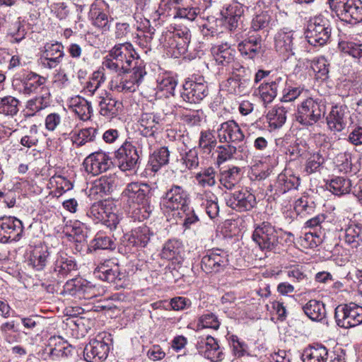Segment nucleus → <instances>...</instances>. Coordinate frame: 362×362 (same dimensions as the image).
I'll return each mask as SVG.
<instances>
[{"instance_id": "43", "label": "nucleus", "mask_w": 362, "mask_h": 362, "mask_svg": "<svg viewBox=\"0 0 362 362\" xmlns=\"http://www.w3.org/2000/svg\"><path fill=\"white\" fill-rule=\"evenodd\" d=\"M115 188L114 181L110 177H101L95 181L90 189V194L100 195L107 194L113 191Z\"/></svg>"}, {"instance_id": "37", "label": "nucleus", "mask_w": 362, "mask_h": 362, "mask_svg": "<svg viewBox=\"0 0 362 362\" xmlns=\"http://www.w3.org/2000/svg\"><path fill=\"white\" fill-rule=\"evenodd\" d=\"M121 106V103L111 97L106 96L99 102L100 113L103 116L112 118L118 114Z\"/></svg>"}, {"instance_id": "64", "label": "nucleus", "mask_w": 362, "mask_h": 362, "mask_svg": "<svg viewBox=\"0 0 362 362\" xmlns=\"http://www.w3.org/2000/svg\"><path fill=\"white\" fill-rule=\"evenodd\" d=\"M105 77L103 74L100 72H94L93 74L92 80L87 83L86 86V92L93 95L98 88L100 86L101 83L104 82Z\"/></svg>"}, {"instance_id": "56", "label": "nucleus", "mask_w": 362, "mask_h": 362, "mask_svg": "<svg viewBox=\"0 0 362 362\" xmlns=\"http://www.w3.org/2000/svg\"><path fill=\"white\" fill-rule=\"evenodd\" d=\"M314 202L310 201L308 197H302L297 199L294 204V209L297 214H309L314 211Z\"/></svg>"}, {"instance_id": "3", "label": "nucleus", "mask_w": 362, "mask_h": 362, "mask_svg": "<svg viewBox=\"0 0 362 362\" xmlns=\"http://www.w3.org/2000/svg\"><path fill=\"white\" fill-rule=\"evenodd\" d=\"M332 26L329 19L320 14L310 19L305 30V37L313 46H324L330 39Z\"/></svg>"}, {"instance_id": "24", "label": "nucleus", "mask_w": 362, "mask_h": 362, "mask_svg": "<svg viewBox=\"0 0 362 362\" xmlns=\"http://www.w3.org/2000/svg\"><path fill=\"white\" fill-rule=\"evenodd\" d=\"M238 48L243 57L253 59L262 53V37L257 35H250L240 42Z\"/></svg>"}, {"instance_id": "62", "label": "nucleus", "mask_w": 362, "mask_h": 362, "mask_svg": "<svg viewBox=\"0 0 362 362\" xmlns=\"http://www.w3.org/2000/svg\"><path fill=\"white\" fill-rule=\"evenodd\" d=\"M214 175L215 171L214 168H209L202 173L197 174V180L202 186H213L216 183Z\"/></svg>"}, {"instance_id": "57", "label": "nucleus", "mask_w": 362, "mask_h": 362, "mask_svg": "<svg viewBox=\"0 0 362 362\" xmlns=\"http://www.w3.org/2000/svg\"><path fill=\"white\" fill-rule=\"evenodd\" d=\"M93 246L96 249L113 250L115 248V243L110 236L98 232L93 240Z\"/></svg>"}, {"instance_id": "45", "label": "nucleus", "mask_w": 362, "mask_h": 362, "mask_svg": "<svg viewBox=\"0 0 362 362\" xmlns=\"http://www.w3.org/2000/svg\"><path fill=\"white\" fill-rule=\"evenodd\" d=\"M267 117L270 127L280 128L286 120V110L284 107H274L267 113Z\"/></svg>"}, {"instance_id": "31", "label": "nucleus", "mask_w": 362, "mask_h": 362, "mask_svg": "<svg viewBox=\"0 0 362 362\" xmlns=\"http://www.w3.org/2000/svg\"><path fill=\"white\" fill-rule=\"evenodd\" d=\"M50 104V93L49 89L42 86L40 95L29 100L26 103V109L30 112L29 115L33 116L36 112L47 107Z\"/></svg>"}, {"instance_id": "29", "label": "nucleus", "mask_w": 362, "mask_h": 362, "mask_svg": "<svg viewBox=\"0 0 362 362\" xmlns=\"http://www.w3.org/2000/svg\"><path fill=\"white\" fill-rule=\"evenodd\" d=\"M214 58L218 65L223 66H233L235 61V51L227 45L222 44L214 46L211 49Z\"/></svg>"}, {"instance_id": "28", "label": "nucleus", "mask_w": 362, "mask_h": 362, "mask_svg": "<svg viewBox=\"0 0 362 362\" xmlns=\"http://www.w3.org/2000/svg\"><path fill=\"white\" fill-rule=\"evenodd\" d=\"M50 252L46 245H37L32 250L28 264L37 271H42L46 267Z\"/></svg>"}, {"instance_id": "38", "label": "nucleus", "mask_w": 362, "mask_h": 362, "mask_svg": "<svg viewBox=\"0 0 362 362\" xmlns=\"http://www.w3.org/2000/svg\"><path fill=\"white\" fill-rule=\"evenodd\" d=\"M190 38L191 35L189 31H177L171 39L170 46L177 50L178 54H183L188 50Z\"/></svg>"}, {"instance_id": "39", "label": "nucleus", "mask_w": 362, "mask_h": 362, "mask_svg": "<svg viewBox=\"0 0 362 362\" xmlns=\"http://www.w3.org/2000/svg\"><path fill=\"white\" fill-rule=\"evenodd\" d=\"M113 163L111 160H83L85 170L93 175H98L108 170Z\"/></svg>"}, {"instance_id": "61", "label": "nucleus", "mask_w": 362, "mask_h": 362, "mask_svg": "<svg viewBox=\"0 0 362 362\" xmlns=\"http://www.w3.org/2000/svg\"><path fill=\"white\" fill-rule=\"evenodd\" d=\"M83 279H72L66 282L64 286L62 294L70 295L78 298L81 287L83 285L82 281Z\"/></svg>"}, {"instance_id": "20", "label": "nucleus", "mask_w": 362, "mask_h": 362, "mask_svg": "<svg viewBox=\"0 0 362 362\" xmlns=\"http://www.w3.org/2000/svg\"><path fill=\"white\" fill-rule=\"evenodd\" d=\"M220 142H240L244 139V134L234 120H228L221 124L217 129Z\"/></svg>"}, {"instance_id": "25", "label": "nucleus", "mask_w": 362, "mask_h": 362, "mask_svg": "<svg viewBox=\"0 0 362 362\" xmlns=\"http://www.w3.org/2000/svg\"><path fill=\"white\" fill-rule=\"evenodd\" d=\"M293 31L279 30L274 37V47L276 52L286 57L293 55Z\"/></svg>"}, {"instance_id": "13", "label": "nucleus", "mask_w": 362, "mask_h": 362, "mask_svg": "<svg viewBox=\"0 0 362 362\" xmlns=\"http://www.w3.org/2000/svg\"><path fill=\"white\" fill-rule=\"evenodd\" d=\"M189 194L181 186L173 185L162 198L161 206L166 211H179L188 204Z\"/></svg>"}, {"instance_id": "51", "label": "nucleus", "mask_w": 362, "mask_h": 362, "mask_svg": "<svg viewBox=\"0 0 362 362\" xmlns=\"http://www.w3.org/2000/svg\"><path fill=\"white\" fill-rule=\"evenodd\" d=\"M340 47L344 53L352 57L356 64L362 66V43H343L340 45Z\"/></svg>"}, {"instance_id": "21", "label": "nucleus", "mask_w": 362, "mask_h": 362, "mask_svg": "<svg viewBox=\"0 0 362 362\" xmlns=\"http://www.w3.org/2000/svg\"><path fill=\"white\" fill-rule=\"evenodd\" d=\"M199 352L212 362H221L224 358L222 349L217 340L211 336L202 339L198 346Z\"/></svg>"}, {"instance_id": "52", "label": "nucleus", "mask_w": 362, "mask_h": 362, "mask_svg": "<svg viewBox=\"0 0 362 362\" xmlns=\"http://www.w3.org/2000/svg\"><path fill=\"white\" fill-rule=\"evenodd\" d=\"M180 216V221L185 228H189L192 225L196 223L199 221L197 215L194 213V209L188 205L177 211Z\"/></svg>"}, {"instance_id": "16", "label": "nucleus", "mask_w": 362, "mask_h": 362, "mask_svg": "<svg viewBox=\"0 0 362 362\" xmlns=\"http://www.w3.org/2000/svg\"><path fill=\"white\" fill-rule=\"evenodd\" d=\"M339 18L350 24L362 22V1L361 0H345L337 8Z\"/></svg>"}, {"instance_id": "12", "label": "nucleus", "mask_w": 362, "mask_h": 362, "mask_svg": "<svg viewBox=\"0 0 362 362\" xmlns=\"http://www.w3.org/2000/svg\"><path fill=\"white\" fill-rule=\"evenodd\" d=\"M151 187L144 182H132L127 185L122 192V198L129 206H146L149 199Z\"/></svg>"}, {"instance_id": "35", "label": "nucleus", "mask_w": 362, "mask_h": 362, "mask_svg": "<svg viewBox=\"0 0 362 362\" xmlns=\"http://www.w3.org/2000/svg\"><path fill=\"white\" fill-rule=\"evenodd\" d=\"M351 182L343 177H336L327 183V189L333 194L342 196L349 194L351 189Z\"/></svg>"}, {"instance_id": "17", "label": "nucleus", "mask_w": 362, "mask_h": 362, "mask_svg": "<svg viewBox=\"0 0 362 362\" xmlns=\"http://www.w3.org/2000/svg\"><path fill=\"white\" fill-rule=\"evenodd\" d=\"M109 351L108 344L99 334L86 346L83 351L84 358L88 362H100L107 358Z\"/></svg>"}, {"instance_id": "10", "label": "nucleus", "mask_w": 362, "mask_h": 362, "mask_svg": "<svg viewBox=\"0 0 362 362\" xmlns=\"http://www.w3.org/2000/svg\"><path fill=\"white\" fill-rule=\"evenodd\" d=\"M46 82V78L32 71L16 74L13 78L12 86L15 90L24 95L35 93L42 88Z\"/></svg>"}, {"instance_id": "14", "label": "nucleus", "mask_w": 362, "mask_h": 362, "mask_svg": "<svg viewBox=\"0 0 362 362\" xmlns=\"http://www.w3.org/2000/svg\"><path fill=\"white\" fill-rule=\"evenodd\" d=\"M228 263L227 253L216 248L206 252L202 259L201 267L206 274H216L223 272Z\"/></svg>"}, {"instance_id": "48", "label": "nucleus", "mask_w": 362, "mask_h": 362, "mask_svg": "<svg viewBox=\"0 0 362 362\" xmlns=\"http://www.w3.org/2000/svg\"><path fill=\"white\" fill-rule=\"evenodd\" d=\"M64 49L63 45L60 42H47L44 46L42 55L54 59H60L62 61L64 57Z\"/></svg>"}, {"instance_id": "47", "label": "nucleus", "mask_w": 362, "mask_h": 362, "mask_svg": "<svg viewBox=\"0 0 362 362\" xmlns=\"http://www.w3.org/2000/svg\"><path fill=\"white\" fill-rule=\"evenodd\" d=\"M277 186L279 191L285 193L292 189H298L300 184V178L294 175L286 176L284 174H280L277 178Z\"/></svg>"}, {"instance_id": "46", "label": "nucleus", "mask_w": 362, "mask_h": 362, "mask_svg": "<svg viewBox=\"0 0 362 362\" xmlns=\"http://www.w3.org/2000/svg\"><path fill=\"white\" fill-rule=\"evenodd\" d=\"M240 169L233 167L224 170L221 174L220 182L226 189H232L240 178Z\"/></svg>"}, {"instance_id": "58", "label": "nucleus", "mask_w": 362, "mask_h": 362, "mask_svg": "<svg viewBox=\"0 0 362 362\" xmlns=\"http://www.w3.org/2000/svg\"><path fill=\"white\" fill-rule=\"evenodd\" d=\"M308 90L303 86H287L284 90V93L281 99V102H292L298 98L300 95L307 93Z\"/></svg>"}, {"instance_id": "42", "label": "nucleus", "mask_w": 362, "mask_h": 362, "mask_svg": "<svg viewBox=\"0 0 362 362\" xmlns=\"http://www.w3.org/2000/svg\"><path fill=\"white\" fill-rule=\"evenodd\" d=\"M228 340L235 357L241 358L249 355V346L243 339L235 334H228Z\"/></svg>"}, {"instance_id": "53", "label": "nucleus", "mask_w": 362, "mask_h": 362, "mask_svg": "<svg viewBox=\"0 0 362 362\" xmlns=\"http://www.w3.org/2000/svg\"><path fill=\"white\" fill-rule=\"evenodd\" d=\"M271 22V16L267 12H262L256 15L251 23V28L254 31L264 30L268 31Z\"/></svg>"}, {"instance_id": "5", "label": "nucleus", "mask_w": 362, "mask_h": 362, "mask_svg": "<svg viewBox=\"0 0 362 362\" xmlns=\"http://www.w3.org/2000/svg\"><path fill=\"white\" fill-rule=\"evenodd\" d=\"M87 216L95 223H101L111 230L115 229L119 223L117 209L112 202L94 203L87 211Z\"/></svg>"}, {"instance_id": "49", "label": "nucleus", "mask_w": 362, "mask_h": 362, "mask_svg": "<svg viewBox=\"0 0 362 362\" xmlns=\"http://www.w3.org/2000/svg\"><path fill=\"white\" fill-rule=\"evenodd\" d=\"M199 147L204 153H210L216 148V139L213 132L210 130L202 131L199 141Z\"/></svg>"}, {"instance_id": "22", "label": "nucleus", "mask_w": 362, "mask_h": 362, "mask_svg": "<svg viewBox=\"0 0 362 362\" xmlns=\"http://www.w3.org/2000/svg\"><path fill=\"white\" fill-rule=\"evenodd\" d=\"M51 272L58 278H64L72 271L77 269V264L74 259L63 252L57 254L55 259L51 265Z\"/></svg>"}, {"instance_id": "2", "label": "nucleus", "mask_w": 362, "mask_h": 362, "mask_svg": "<svg viewBox=\"0 0 362 362\" xmlns=\"http://www.w3.org/2000/svg\"><path fill=\"white\" fill-rule=\"evenodd\" d=\"M146 74L143 66L135 65L132 69L125 73H116L110 82V88L118 93H133L136 91Z\"/></svg>"}, {"instance_id": "26", "label": "nucleus", "mask_w": 362, "mask_h": 362, "mask_svg": "<svg viewBox=\"0 0 362 362\" xmlns=\"http://www.w3.org/2000/svg\"><path fill=\"white\" fill-rule=\"evenodd\" d=\"M153 233L146 226H141L132 230L124 236L129 245L144 247L150 241Z\"/></svg>"}, {"instance_id": "18", "label": "nucleus", "mask_w": 362, "mask_h": 362, "mask_svg": "<svg viewBox=\"0 0 362 362\" xmlns=\"http://www.w3.org/2000/svg\"><path fill=\"white\" fill-rule=\"evenodd\" d=\"M226 201L229 207L239 211H249L256 204L255 195L247 190H240L228 194L226 197Z\"/></svg>"}, {"instance_id": "50", "label": "nucleus", "mask_w": 362, "mask_h": 362, "mask_svg": "<svg viewBox=\"0 0 362 362\" xmlns=\"http://www.w3.org/2000/svg\"><path fill=\"white\" fill-rule=\"evenodd\" d=\"M311 69L315 73L317 78L325 80L329 74V64L323 57L313 59L311 62Z\"/></svg>"}, {"instance_id": "8", "label": "nucleus", "mask_w": 362, "mask_h": 362, "mask_svg": "<svg viewBox=\"0 0 362 362\" xmlns=\"http://www.w3.org/2000/svg\"><path fill=\"white\" fill-rule=\"evenodd\" d=\"M252 240L262 250L272 251L279 244L278 231L271 223L263 222L255 227Z\"/></svg>"}, {"instance_id": "23", "label": "nucleus", "mask_w": 362, "mask_h": 362, "mask_svg": "<svg viewBox=\"0 0 362 362\" xmlns=\"http://www.w3.org/2000/svg\"><path fill=\"white\" fill-rule=\"evenodd\" d=\"M160 121L153 112H143L139 120L141 134L145 137L154 136L160 127Z\"/></svg>"}, {"instance_id": "63", "label": "nucleus", "mask_w": 362, "mask_h": 362, "mask_svg": "<svg viewBox=\"0 0 362 362\" xmlns=\"http://www.w3.org/2000/svg\"><path fill=\"white\" fill-rule=\"evenodd\" d=\"M83 285L81 287L78 298L90 299L98 295V290L90 282L83 279Z\"/></svg>"}, {"instance_id": "15", "label": "nucleus", "mask_w": 362, "mask_h": 362, "mask_svg": "<svg viewBox=\"0 0 362 362\" xmlns=\"http://www.w3.org/2000/svg\"><path fill=\"white\" fill-rule=\"evenodd\" d=\"M23 233V225L21 220L14 216L0 218V242L18 241Z\"/></svg>"}, {"instance_id": "36", "label": "nucleus", "mask_w": 362, "mask_h": 362, "mask_svg": "<svg viewBox=\"0 0 362 362\" xmlns=\"http://www.w3.org/2000/svg\"><path fill=\"white\" fill-rule=\"evenodd\" d=\"M20 100L12 96L0 97V115L13 117L19 111Z\"/></svg>"}, {"instance_id": "1", "label": "nucleus", "mask_w": 362, "mask_h": 362, "mask_svg": "<svg viewBox=\"0 0 362 362\" xmlns=\"http://www.w3.org/2000/svg\"><path fill=\"white\" fill-rule=\"evenodd\" d=\"M139 59V54L130 42L115 45L106 56L103 65L115 73H125L131 69L134 60Z\"/></svg>"}, {"instance_id": "27", "label": "nucleus", "mask_w": 362, "mask_h": 362, "mask_svg": "<svg viewBox=\"0 0 362 362\" xmlns=\"http://www.w3.org/2000/svg\"><path fill=\"white\" fill-rule=\"evenodd\" d=\"M184 249L181 242L177 240H169L163 245L160 256L177 263H180L184 259Z\"/></svg>"}, {"instance_id": "41", "label": "nucleus", "mask_w": 362, "mask_h": 362, "mask_svg": "<svg viewBox=\"0 0 362 362\" xmlns=\"http://www.w3.org/2000/svg\"><path fill=\"white\" fill-rule=\"evenodd\" d=\"M344 238L352 247H357L362 242V227L358 224H350L344 230Z\"/></svg>"}, {"instance_id": "33", "label": "nucleus", "mask_w": 362, "mask_h": 362, "mask_svg": "<svg viewBox=\"0 0 362 362\" xmlns=\"http://www.w3.org/2000/svg\"><path fill=\"white\" fill-rule=\"evenodd\" d=\"M70 106L80 119L83 121L89 119L93 114L91 103L79 95L71 99Z\"/></svg>"}, {"instance_id": "44", "label": "nucleus", "mask_w": 362, "mask_h": 362, "mask_svg": "<svg viewBox=\"0 0 362 362\" xmlns=\"http://www.w3.org/2000/svg\"><path fill=\"white\" fill-rule=\"evenodd\" d=\"M27 32L25 25L18 20L8 25L7 36L11 43H19L25 39Z\"/></svg>"}, {"instance_id": "54", "label": "nucleus", "mask_w": 362, "mask_h": 362, "mask_svg": "<svg viewBox=\"0 0 362 362\" xmlns=\"http://www.w3.org/2000/svg\"><path fill=\"white\" fill-rule=\"evenodd\" d=\"M231 70L232 76L228 78L229 82L252 78V72L250 69L243 66L238 62L233 64Z\"/></svg>"}, {"instance_id": "60", "label": "nucleus", "mask_w": 362, "mask_h": 362, "mask_svg": "<svg viewBox=\"0 0 362 362\" xmlns=\"http://www.w3.org/2000/svg\"><path fill=\"white\" fill-rule=\"evenodd\" d=\"M334 165L337 170L340 173H356L359 170L361 163L358 160L354 163L351 162V160H336Z\"/></svg>"}, {"instance_id": "9", "label": "nucleus", "mask_w": 362, "mask_h": 362, "mask_svg": "<svg viewBox=\"0 0 362 362\" xmlns=\"http://www.w3.org/2000/svg\"><path fill=\"white\" fill-rule=\"evenodd\" d=\"M209 94V89L203 76H192L183 84L181 98L187 103H197Z\"/></svg>"}, {"instance_id": "40", "label": "nucleus", "mask_w": 362, "mask_h": 362, "mask_svg": "<svg viewBox=\"0 0 362 362\" xmlns=\"http://www.w3.org/2000/svg\"><path fill=\"white\" fill-rule=\"evenodd\" d=\"M200 199L203 201L202 204L205 206L206 212L212 219L217 216L219 212L218 199L211 192L205 191L200 194Z\"/></svg>"}, {"instance_id": "7", "label": "nucleus", "mask_w": 362, "mask_h": 362, "mask_svg": "<svg viewBox=\"0 0 362 362\" xmlns=\"http://www.w3.org/2000/svg\"><path fill=\"white\" fill-rule=\"evenodd\" d=\"M95 275L103 281L112 284L117 289L123 288L127 281V274L118 264L110 259L100 264L94 272Z\"/></svg>"}, {"instance_id": "55", "label": "nucleus", "mask_w": 362, "mask_h": 362, "mask_svg": "<svg viewBox=\"0 0 362 362\" xmlns=\"http://www.w3.org/2000/svg\"><path fill=\"white\" fill-rule=\"evenodd\" d=\"M116 158H139V151L131 142L125 141L116 151Z\"/></svg>"}, {"instance_id": "19", "label": "nucleus", "mask_w": 362, "mask_h": 362, "mask_svg": "<svg viewBox=\"0 0 362 362\" xmlns=\"http://www.w3.org/2000/svg\"><path fill=\"white\" fill-rule=\"evenodd\" d=\"M350 112L345 105H334L326 117V122L329 130L340 132L344 130L348 123Z\"/></svg>"}, {"instance_id": "32", "label": "nucleus", "mask_w": 362, "mask_h": 362, "mask_svg": "<svg viewBox=\"0 0 362 362\" xmlns=\"http://www.w3.org/2000/svg\"><path fill=\"white\" fill-rule=\"evenodd\" d=\"M243 13V6L238 3L233 4L226 8L223 16L230 30H235L238 28L239 23L242 21Z\"/></svg>"}, {"instance_id": "4", "label": "nucleus", "mask_w": 362, "mask_h": 362, "mask_svg": "<svg viewBox=\"0 0 362 362\" xmlns=\"http://www.w3.org/2000/svg\"><path fill=\"white\" fill-rule=\"evenodd\" d=\"M326 105L319 99L308 98L298 107L296 121L303 126H313L325 117Z\"/></svg>"}, {"instance_id": "34", "label": "nucleus", "mask_w": 362, "mask_h": 362, "mask_svg": "<svg viewBox=\"0 0 362 362\" xmlns=\"http://www.w3.org/2000/svg\"><path fill=\"white\" fill-rule=\"evenodd\" d=\"M305 314L313 321L320 322L326 317L325 304L320 300H310L303 307Z\"/></svg>"}, {"instance_id": "6", "label": "nucleus", "mask_w": 362, "mask_h": 362, "mask_svg": "<svg viewBox=\"0 0 362 362\" xmlns=\"http://www.w3.org/2000/svg\"><path fill=\"white\" fill-rule=\"evenodd\" d=\"M334 318L340 327H356L362 323V307L354 303L339 305L335 308Z\"/></svg>"}, {"instance_id": "59", "label": "nucleus", "mask_w": 362, "mask_h": 362, "mask_svg": "<svg viewBox=\"0 0 362 362\" xmlns=\"http://www.w3.org/2000/svg\"><path fill=\"white\" fill-rule=\"evenodd\" d=\"M197 326L201 328H211L216 330L219 328L220 322L214 314L209 313L199 318Z\"/></svg>"}, {"instance_id": "30", "label": "nucleus", "mask_w": 362, "mask_h": 362, "mask_svg": "<svg viewBox=\"0 0 362 362\" xmlns=\"http://www.w3.org/2000/svg\"><path fill=\"white\" fill-rule=\"evenodd\" d=\"M301 358L303 362H327L328 350L320 344L308 346L303 350Z\"/></svg>"}, {"instance_id": "11", "label": "nucleus", "mask_w": 362, "mask_h": 362, "mask_svg": "<svg viewBox=\"0 0 362 362\" xmlns=\"http://www.w3.org/2000/svg\"><path fill=\"white\" fill-rule=\"evenodd\" d=\"M88 18L91 24L107 32L110 30L111 22L113 18L110 16V7L104 0H95L90 6Z\"/></svg>"}]
</instances>
